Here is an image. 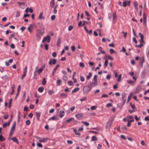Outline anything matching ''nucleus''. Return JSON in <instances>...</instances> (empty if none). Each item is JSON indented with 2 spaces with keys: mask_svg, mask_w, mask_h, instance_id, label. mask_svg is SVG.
Returning a JSON list of instances; mask_svg holds the SVG:
<instances>
[{
  "mask_svg": "<svg viewBox=\"0 0 149 149\" xmlns=\"http://www.w3.org/2000/svg\"><path fill=\"white\" fill-rule=\"evenodd\" d=\"M45 32V29L41 30L37 29L36 31V39L38 41L40 40L41 37L44 34Z\"/></svg>",
  "mask_w": 149,
  "mask_h": 149,
  "instance_id": "nucleus-1",
  "label": "nucleus"
},
{
  "mask_svg": "<svg viewBox=\"0 0 149 149\" xmlns=\"http://www.w3.org/2000/svg\"><path fill=\"white\" fill-rule=\"evenodd\" d=\"M58 120V118L56 116H53L50 118L49 119V120Z\"/></svg>",
  "mask_w": 149,
  "mask_h": 149,
  "instance_id": "nucleus-13",
  "label": "nucleus"
},
{
  "mask_svg": "<svg viewBox=\"0 0 149 149\" xmlns=\"http://www.w3.org/2000/svg\"><path fill=\"white\" fill-rule=\"evenodd\" d=\"M68 77L66 76H64L62 77L63 80L65 81H66L68 80Z\"/></svg>",
  "mask_w": 149,
  "mask_h": 149,
  "instance_id": "nucleus-43",
  "label": "nucleus"
},
{
  "mask_svg": "<svg viewBox=\"0 0 149 149\" xmlns=\"http://www.w3.org/2000/svg\"><path fill=\"white\" fill-rule=\"evenodd\" d=\"M79 65L80 67L83 68L85 67L84 64L82 62H80L79 63Z\"/></svg>",
  "mask_w": 149,
  "mask_h": 149,
  "instance_id": "nucleus-40",
  "label": "nucleus"
},
{
  "mask_svg": "<svg viewBox=\"0 0 149 149\" xmlns=\"http://www.w3.org/2000/svg\"><path fill=\"white\" fill-rule=\"evenodd\" d=\"M30 121L29 120H27L26 122V124L27 125H29L30 124Z\"/></svg>",
  "mask_w": 149,
  "mask_h": 149,
  "instance_id": "nucleus-53",
  "label": "nucleus"
},
{
  "mask_svg": "<svg viewBox=\"0 0 149 149\" xmlns=\"http://www.w3.org/2000/svg\"><path fill=\"white\" fill-rule=\"evenodd\" d=\"M131 63L132 65H134L136 64V62L135 60H132L131 61Z\"/></svg>",
  "mask_w": 149,
  "mask_h": 149,
  "instance_id": "nucleus-60",
  "label": "nucleus"
},
{
  "mask_svg": "<svg viewBox=\"0 0 149 149\" xmlns=\"http://www.w3.org/2000/svg\"><path fill=\"white\" fill-rule=\"evenodd\" d=\"M61 81L60 79H58L56 81L57 85L59 86L61 84Z\"/></svg>",
  "mask_w": 149,
  "mask_h": 149,
  "instance_id": "nucleus-33",
  "label": "nucleus"
},
{
  "mask_svg": "<svg viewBox=\"0 0 149 149\" xmlns=\"http://www.w3.org/2000/svg\"><path fill=\"white\" fill-rule=\"evenodd\" d=\"M97 75H95L93 77V80L94 81H97Z\"/></svg>",
  "mask_w": 149,
  "mask_h": 149,
  "instance_id": "nucleus-52",
  "label": "nucleus"
},
{
  "mask_svg": "<svg viewBox=\"0 0 149 149\" xmlns=\"http://www.w3.org/2000/svg\"><path fill=\"white\" fill-rule=\"evenodd\" d=\"M73 131L75 133V135L79 136L80 134L79 133L77 132V130L75 129H73Z\"/></svg>",
  "mask_w": 149,
  "mask_h": 149,
  "instance_id": "nucleus-36",
  "label": "nucleus"
},
{
  "mask_svg": "<svg viewBox=\"0 0 149 149\" xmlns=\"http://www.w3.org/2000/svg\"><path fill=\"white\" fill-rule=\"evenodd\" d=\"M26 96V92L24 91L23 92V94L22 96V99L23 100H24L25 98V97Z\"/></svg>",
  "mask_w": 149,
  "mask_h": 149,
  "instance_id": "nucleus-59",
  "label": "nucleus"
},
{
  "mask_svg": "<svg viewBox=\"0 0 149 149\" xmlns=\"http://www.w3.org/2000/svg\"><path fill=\"white\" fill-rule=\"evenodd\" d=\"M36 114L37 116V120H39L40 116V112H36Z\"/></svg>",
  "mask_w": 149,
  "mask_h": 149,
  "instance_id": "nucleus-19",
  "label": "nucleus"
},
{
  "mask_svg": "<svg viewBox=\"0 0 149 149\" xmlns=\"http://www.w3.org/2000/svg\"><path fill=\"white\" fill-rule=\"evenodd\" d=\"M146 54L147 57L149 59V47L147 48L146 51Z\"/></svg>",
  "mask_w": 149,
  "mask_h": 149,
  "instance_id": "nucleus-35",
  "label": "nucleus"
},
{
  "mask_svg": "<svg viewBox=\"0 0 149 149\" xmlns=\"http://www.w3.org/2000/svg\"><path fill=\"white\" fill-rule=\"evenodd\" d=\"M60 95H61V97H62V98H66V97H67V94H66L64 93H62Z\"/></svg>",
  "mask_w": 149,
  "mask_h": 149,
  "instance_id": "nucleus-31",
  "label": "nucleus"
},
{
  "mask_svg": "<svg viewBox=\"0 0 149 149\" xmlns=\"http://www.w3.org/2000/svg\"><path fill=\"white\" fill-rule=\"evenodd\" d=\"M122 75L121 74H120L119 76V77H118V81H120L121 77Z\"/></svg>",
  "mask_w": 149,
  "mask_h": 149,
  "instance_id": "nucleus-62",
  "label": "nucleus"
},
{
  "mask_svg": "<svg viewBox=\"0 0 149 149\" xmlns=\"http://www.w3.org/2000/svg\"><path fill=\"white\" fill-rule=\"evenodd\" d=\"M83 116V114L82 113H79L76 115V117L79 119H80Z\"/></svg>",
  "mask_w": 149,
  "mask_h": 149,
  "instance_id": "nucleus-10",
  "label": "nucleus"
},
{
  "mask_svg": "<svg viewBox=\"0 0 149 149\" xmlns=\"http://www.w3.org/2000/svg\"><path fill=\"white\" fill-rule=\"evenodd\" d=\"M48 93L49 95H51L54 93V92L53 90H49L48 91Z\"/></svg>",
  "mask_w": 149,
  "mask_h": 149,
  "instance_id": "nucleus-34",
  "label": "nucleus"
},
{
  "mask_svg": "<svg viewBox=\"0 0 149 149\" xmlns=\"http://www.w3.org/2000/svg\"><path fill=\"white\" fill-rule=\"evenodd\" d=\"M143 42L140 43V44L138 45H135V47H139V48H141L143 46V45L142 44Z\"/></svg>",
  "mask_w": 149,
  "mask_h": 149,
  "instance_id": "nucleus-46",
  "label": "nucleus"
},
{
  "mask_svg": "<svg viewBox=\"0 0 149 149\" xmlns=\"http://www.w3.org/2000/svg\"><path fill=\"white\" fill-rule=\"evenodd\" d=\"M121 33L124 34V37L125 38L126 37V35L127 34V33L126 32H125L124 31H122L121 32Z\"/></svg>",
  "mask_w": 149,
  "mask_h": 149,
  "instance_id": "nucleus-50",
  "label": "nucleus"
},
{
  "mask_svg": "<svg viewBox=\"0 0 149 149\" xmlns=\"http://www.w3.org/2000/svg\"><path fill=\"white\" fill-rule=\"evenodd\" d=\"M65 112L64 111H61L60 112L59 116L61 118H62L65 115Z\"/></svg>",
  "mask_w": 149,
  "mask_h": 149,
  "instance_id": "nucleus-16",
  "label": "nucleus"
},
{
  "mask_svg": "<svg viewBox=\"0 0 149 149\" xmlns=\"http://www.w3.org/2000/svg\"><path fill=\"white\" fill-rule=\"evenodd\" d=\"M56 18L55 15H52L51 17V19L52 20H54Z\"/></svg>",
  "mask_w": 149,
  "mask_h": 149,
  "instance_id": "nucleus-61",
  "label": "nucleus"
},
{
  "mask_svg": "<svg viewBox=\"0 0 149 149\" xmlns=\"http://www.w3.org/2000/svg\"><path fill=\"white\" fill-rule=\"evenodd\" d=\"M68 85L69 86H71L73 84V82L72 81H69L68 82Z\"/></svg>",
  "mask_w": 149,
  "mask_h": 149,
  "instance_id": "nucleus-57",
  "label": "nucleus"
},
{
  "mask_svg": "<svg viewBox=\"0 0 149 149\" xmlns=\"http://www.w3.org/2000/svg\"><path fill=\"white\" fill-rule=\"evenodd\" d=\"M133 95V93H131L128 97L127 100V102H128L130 100V99L131 98L132 96Z\"/></svg>",
  "mask_w": 149,
  "mask_h": 149,
  "instance_id": "nucleus-29",
  "label": "nucleus"
},
{
  "mask_svg": "<svg viewBox=\"0 0 149 149\" xmlns=\"http://www.w3.org/2000/svg\"><path fill=\"white\" fill-rule=\"evenodd\" d=\"M46 79L45 78H43V79L42 80V84L43 85H44L46 84Z\"/></svg>",
  "mask_w": 149,
  "mask_h": 149,
  "instance_id": "nucleus-37",
  "label": "nucleus"
},
{
  "mask_svg": "<svg viewBox=\"0 0 149 149\" xmlns=\"http://www.w3.org/2000/svg\"><path fill=\"white\" fill-rule=\"evenodd\" d=\"M79 88H75L72 91V93H74L76 92L79 91Z\"/></svg>",
  "mask_w": 149,
  "mask_h": 149,
  "instance_id": "nucleus-28",
  "label": "nucleus"
},
{
  "mask_svg": "<svg viewBox=\"0 0 149 149\" xmlns=\"http://www.w3.org/2000/svg\"><path fill=\"white\" fill-rule=\"evenodd\" d=\"M141 86H140V85L138 86H137V87L135 91V93H138L139 92V91H140V90H141Z\"/></svg>",
  "mask_w": 149,
  "mask_h": 149,
  "instance_id": "nucleus-12",
  "label": "nucleus"
},
{
  "mask_svg": "<svg viewBox=\"0 0 149 149\" xmlns=\"http://www.w3.org/2000/svg\"><path fill=\"white\" fill-rule=\"evenodd\" d=\"M56 60L55 59H50L49 62V64L50 65H54L56 62Z\"/></svg>",
  "mask_w": 149,
  "mask_h": 149,
  "instance_id": "nucleus-5",
  "label": "nucleus"
},
{
  "mask_svg": "<svg viewBox=\"0 0 149 149\" xmlns=\"http://www.w3.org/2000/svg\"><path fill=\"white\" fill-rule=\"evenodd\" d=\"M145 62V59L144 57H142L140 60L139 63L141 64L142 66L143 63Z\"/></svg>",
  "mask_w": 149,
  "mask_h": 149,
  "instance_id": "nucleus-17",
  "label": "nucleus"
},
{
  "mask_svg": "<svg viewBox=\"0 0 149 149\" xmlns=\"http://www.w3.org/2000/svg\"><path fill=\"white\" fill-rule=\"evenodd\" d=\"M133 40L136 44H137V41L136 40V39L135 37H133Z\"/></svg>",
  "mask_w": 149,
  "mask_h": 149,
  "instance_id": "nucleus-64",
  "label": "nucleus"
},
{
  "mask_svg": "<svg viewBox=\"0 0 149 149\" xmlns=\"http://www.w3.org/2000/svg\"><path fill=\"white\" fill-rule=\"evenodd\" d=\"M82 123L86 126H88L89 125V124L88 123L85 121H82Z\"/></svg>",
  "mask_w": 149,
  "mask_h": 149,
  "instance_id": "nucleus-38",
  "label": "nucleus"
},
{
  "mask_svg": "<svg viewBox=\"0 0 149 149\" xmlns=\"http://www.w3.org/2000/svg\"><path fill=\"white\" fill-rule=\"evenodd\" d=\"M45 17L43 16V13H40L38 17V19H44Z\"/></svg>",
  "mask_w": 149,
  "mask_h": 149,
  "instance_id": "nucleus-15",
  "label": "nucleus"
},
{
  "mask_svg": "<svg viewBox=\"0 0 149 149\" xmlns=\"http://www.w3.org/2000/svg\"><path fill=\"white\" fill-rule=\"evenodd\" d=\"M67 142L69 144H72L73 143L72 141L69 140H68L67 141Z\"/></svg>",
  "mask_w": 149,
  "mask_h": 149,
  "instance_id": "nucleus-63",
  "label": "nucleus"
},
{
  "mask_svg": "<svg viewBox=\"0 0 149 149\" xmlns=\"http://www.w3.org/2000/svg\"><path fill=\"white\" fill-rule=\"evenodd\" d=\"M44 88L42 87H40L38 88V91L40 93L42 92L44 90Z\"/></svg>",
  "mask_w": 149,
  "mask_h": 149,
  "instance_id": "nucleus-24",
  "label": "nucleus"
},
{
  "mask_svg": "<svg viewBox=\"0 0 149 149\" xmlns=\"http://www.w3.org/2000/svg\"><path fill=\"white\" fill-rule=\"evenodd\" d=\"M51 37L49 35H47L46 36H45L43 39L42 42L44 43L46 41L48 43H49L50 42Z\"/></svg>",
  "mask_w": 149,
  "mask_h": 149,
  "instance_id": "nucleus-3",
  "label": "nucleus"
},
{
  "mask_svg": "<svg viewBox=\"0 0 149 149\" xmlns=\"http://www.w3.org/2000/svg\"><path fill=\"white\" fill-rule=\"evenodd\" d=\"M45 49L47 50L48 49L49 45L48 44H45L44 45Z\"/></svg>",
  "mask_w": 149,
  "mask_h": 149,
  "instance_id": "nucleus-56",
  "label": "nucleus"
},
{
  "mask_svg": "<svg viewBox=\"0 0 149 149\" xmlns=\"http://www.w3.org/2000/svg\"><path fill=\"white\" fill-rule=\"evenodd\" d=\"M55 0H52L50 2V6L51 8L53 7L55 4Z\"/></svg>",
  "mask_w": 149,
  "mask_h": 149,
  "instance_id": "nucleus-18",
  "label": "nucleus"
},
{
  "mask_svg": "<svg viewBox=\"0 0 149 149\" xmlns=\"http://www.w3.org/2000/svg\"><path fill=\"white\" fill-rule=\"evenodd\" d=\"M74 120V118H70L68 119L66 121V123H68L71 122V121Z\"/></svg>",
  "mask_w": 149,
  "mask_h": 149,
  "instance_id": "nucleus-30",
  "label": "nucleus"
},
{
  "mask_svg": "<svg viewBox=\"0 0 149 149\" xmlns=\"http://www.w3.org/2000/svg\"><path fill=\"white\" fill-rule=\"evenodd\" d=\"M5 140L4 137L3 136L2 134H1L0 135V141H3Z\"/></svg>",
  "mask_w": 149,
  "mask_h": 149,
  "instance_id": "nucleus-32",
  "label": "nucleus"
},
{
  "mask_svg": "<svg viewBox=\"0 0 149 149\" xmlns=\"http://www.w3.org/2000/svg\"><path fill=\"white\" fill-rule=\"evenodd\" d=\"M108 61L107 59H106L105 61V62L104 64V67L106 68L108 64Z\"/></svg>",
  "mask_w": 149,
  "mask_h": 149,
  "instance_id": "nucleus-25",
  "label": "nucleus"
},
{
  "mask_svg": "<svg viewBox=\"0 0 149 149\" xmlns=\"http://www.w3.org/2000/svg\"><path fill=\"white\" fill-rule=\"evenodd\" d=\"M128 122L127 124V126L128 127H130V126L131 125V122H134V120H128Z\"/></svg>",
  "mask_w": 149,
  "mask_h": 149,
  "instance_id": "nucleus-27",
  "label": "nucleus"
},
{
  "mask_svg": "<svg viewBox=\"0 0 149 149\" xmlns=\"http://www.w3.org/2000/svg\"><path fill=\"white\" fill-rule=\"evenodd\" d=\"M80 80L81 82H83L84 81V78L82 76H80Z\"/></svg>",
  "mask_w": 149,
  "mask_h": 149,
  "instance_id": "nucleus-48",
  "label": "nucleus"
},
{
  "mask_svg": "<svg viewBox=\"0 0 149 149\" xmlns=\"http://www.w3.org/2000/svg\"><path fill=\"white\" fill-rule=\"evenodd\" d=\"M97 139L96 136H93L92 137L91 141H97Z\"/></svg>",
  "mask_w": 149,
  "mask_h": 149,
  "instance_id": "nucleus-39",
  "label": "nucleus"
},
{
  "mask_svg": "<svg viewBox=\"0 0 149 149\" xmlns=\"http://www.w3.org/2000/svg\"><path fill=\"white\" fill-rule=\"evenodd\" d=\"M13 38L17 42H18V39L15 37L14 34H11L10 35V37L9 38V39L10 41L12 40V38Z\"/></svg>",
  "mask_w": 149,
  "mask_h": 149,
  "instance_id": "nucleus-8",
  "label": "nucleus"
},
{
  "mask_svg": "<svg viewBox=\"0 0 149 149\" xmlns=\"http://www.w3.org/2000/svg\"><path fill=\"white\" fill-rule=\"evenodd\" d=\"M122 99L123 101V104H124L126 100V93H123L122 94Z\"/></svg>",
  "mask_w": 149,
  "mask_h": 149,
  "instance_id": "nucleus-6",
  "label": "nucleus"
},
{
  "mask_svg": "<svg viewBox=\"0 0 149 149\" xmlns=\"http://www.w3.org/2000/svg\"><path fill=\"white\" fill-rule=\"evenodd\" d=\"M90 85H91V87L96 86L97 85V81H92V84Z\"/></svg>",
  "mask_w": 149,
  "mask_h": 149,
  "instance_id": "nucleus-11",
  "label": "nucleus"
},
{
  "mask_svg": "<svg viewBox=\"0 0 149 149\" xmlns=\"http://www.w3.org/2000/svg\"><path fill=\"white\" fill-rule=\"evenodd\" d=\"M92 74L91 72H89L88 73V75L86 76V79L87 80H89L92 76Z\"/></svg>",
  "mask_w": 149,
  "mask_h": 149,
  "instance_id": "nucleus-20",
  "label": "nucleus"
},
{
  "mask_svg": "<svg viewBox=\"0 0 149 149\" xmlns=\"http://www.w3.org/2000/svg\"><path fill=\"white\" fill-rule=\"evenodd\" d=\"M12 140L14 142H16L17 144L19 143L17 139L15 137H13L12 139Z\"/></svg>",
  "mask_w": 149,
  "mask_h": 149,
  "instance_id": "nucleus-22",
  "label": "nucleus"
},
{
  "mask_svg": "<svg viewBox=\"0 0 149 149\" xmlns=\"http://www.w3.org/2000/svg\"><path fill=\"white\" fill-rule=\"evenodd\" d=\"M127 82L130 84H134L133 81L131 80H127Z\"/></svg>",
  "mask_w": 149,
  "mask_h": 149,
  "instance_id": "nucleus-45",
  "label": "nucleus"
},
{
  "mask_svg": "<svg viewBox=\"0 0 149 149\" xmlns=\"http://www.w3.org/2000/svg\"><path fill=\"white\" fill-rule=\"evenodd\" d=\"M86 100V97H83L82 98H81L80 100L82 102L84 101H85Z\"/></svg>",
  "mask_w": 149,
  "mask_h": 149,
  "instance_id": "nucleus-49",
  "label": "nucleus"
},
{
  "mask_svg": "<svg viewBox=\"0 0 149 149\" xmlns=\"http://www.w3.org/2000/svg\"><path fill=\"white\" fill-rule=\"evenodd\" d=\"M1 78L3 79H8V77L7 75H5L4 76L2 77Z\"/></svg>",
  "mask_w": 149,
  "mask_h": 149,
  "instance_id": "nucleus-54",
  "label": "nucleus"
},
{
  "mask_svg": "<svg viewBox=\"0 0 149 149\" xmlns=\"http://www.w3.org/2000/svg\"><path fill=\"white\" fill-rule=\"evenodd\" d=\"M39 26V27L41 29V30L45 29L42 23H39L38 24Z\"/></svg>",
  "mask_w": 149,
  "mask_h": 149,
  "instance_id": "nucleus-23",
  "label": "nucleus"
},
{
  "mask_svg": "<svg viewBox=\"0 0 149 149\" xmlns=\"http://www.w3.org/2000/svg\"><path fill=\"white\" fill-rule=\"evenodd\" d=\"M139 36L141 38V39L140 40V42L141 43V42H144L143 41V35L141 33H139Z\"/></svg>",
  "mask_w": 149,
  "mask_h": 149,
  "instance_id": "nucleus-9",
  "label": "nucleus"
},
{
  "mask_svg": "<svg viewBox=\"0 0 149 149\" xmlns=\"http://www.w3.org/2000/svg\"><path fill=\"white\" fill-rule=\"evenodd\" d=\"M10 122H9L8 123H4V124L3 125V128H6L7 126L9 125H10Z\"/></svg>",
  "mask_w": 149,
  "mask_h": 149,
  "instance_id": "nucleus-21",
  "label": "nucleus"
},
{
  "mask_svg": "<svg viewBox=\"0 0 149 149\" xmlns=\"http://www.w3.org/2000/svg\"><path fill=\"white\" fill-rule=\"evenodd\" d=\"M45 67V66L44 67H43L42 68H41L38 69V72L39 74H40L41 72H42L43 70V68H44Z\"/></svg>",
  "mask_w": 149,
  "mask_h": 149,
  "instance_id": "nucleus-26",
  "label": "nucleus"
},
{
  "mask_svg": "<svg viewBox=\"0 0 149 149\" xmlns=\"http://www.w3.org/2000/svg\"><path fill=\"white\" fill-rule=\"evenodd\" d=\"M113 120V119H110L107 123L105 128L107 129H109L111 127L112 122Z\"/></svg>",
  "mask_w": 149,
  "mask_h": 149,
  "instance_id": "nucleus-4",
  "label": "nucleus"
},
{
  "mask_svg": "<svg viewBox=\"0 0 149 149\" xmlns=\"http://www.w3.org/2000/svg\"><path fill=\"white\" fill-rule=\"evenodd\" d=\"M134 5L135 8L136 9H137L138 6V3L136 2H134Z\"/></svg>",
  "mask_w": 149,
  "mask_h": 149,
  "instance_id": "nucleus-47",
  "label": "nucleus"
},
{
  "mask_svg": "<svg viewBox=\"0 0 149 149\" xmlns=\"http://www.w3.org/2000/svg\"><path fill=\"white\" fill-rule=\"evenodd\" d=\"M49 138H41L39 140V141L40 142H46L48 139Z\"/></svg>",
  "mask_w": 149,
  "mask_h": 149,
  "instance_id": "nucleus-7",
  "label": "nucleus"
},
{
  "mask_svg": "<svg viewBox=\"0 0 149 149\" xmlns=\"http://www.w3.org/2000/svg\"><path fill=\"white\" fill-rule=\"evenodd\" d=\"M20 15V12L18 11H17L15 15V16L16 17H19Z\"/></svg>",
  "mask_w": 149,
  "mask_h": 149,
  "instance_id": "nucleus-44",
  "label": "nucleus"
},
{
  "mask_svg": "<svg viewBox=\"0 0 149 149\" xmlns=\"http://www.w3.org/2000/svg\"><path fill=\"white\" fill-rule=\"evenodd\" d=\"M130 104L132 108V109H135L136 108V107H135L134 104H131V103H130Z\"/></svg>",
  "mask_w": 149,
  "mask_h": 149,
  "instance_id": "nucleus-58",
  "label": "nucleus"
},
{
  "mask_svg": "<svg viewBox=\"0 0 149 149\" xmlns=\"http://www.w3.org/2000/svg\"><path fill=\"white\" fill-rule=\"evenodd\" d=\"M143 20H146V15L145 13H144L143 15Z\"/></svg>",
  "mask_w": 149,
  "mask_h": 149,
  "instance_id": "nucleus-55",
  "label": "nucleus"
},
{
  "mask_svg": "<svg viewBox=\"0 0 149 149\" xmlns=\"http://www.w3.org/2000/svg\"><path fill=\"white\" fill-rule=\"evenodd\" d=\"M91 89V85H88L84 86L83 89V93L86 95L90 91Z\"/></svg>",
  "mask_w": 149,
  "mask_h": 149,
  "instance_id": "nucleus-2",
  "label": "nucleus"
},
{
  "mask_svg": "<svg viewBox=\"0 0 149 149\" xmlns=\"http://www.w3.org/2000/svg\"><path fill=\"white\" fill-rule=\"evenodd\" d=\"M18 4L20 6H21L22 5H23L24 6H25V3H20V2H18Z\"/></svg>",
  "mask_w": 149,
  "mask_h": 149,
  "instance_id": "nucleus-51",
  "label": "nucleus"
},
{
  "mask_svg": "<svg viewBox=\"0 0 149 149\" xmlns=\"http://www.w3.org/2000/svg\"><path fill=\"white\" fill-rule=\"evenodd\" d=\"M74 28L73 26L72 25L70 26L68 28V30L69 31H71Z\"/></svg>",
  "mask_w": 149,
  "mask_h": 149,
  "instance_id": "nucleus-42",
  "label": "nucleus"
},
{
  "mask_svg": "<svg viewBox=\"0 0 149 149\" xmlns=\"http://www.w3.org/2000/svg\"><path fill=\"white\" fill-rule=\"evenodd\" d=\"M16 126V123L15 122H14L12 126V128L11 129L10 131L14 132L15 130V127Z\"/></svg>",
  "mask_w": 149,
  "mask_h": 149,
  "instance_id": "nucleus-14",
  "label": "nucleus"
},
{
  "mask_svg": "<svg viewBox=\"0 0 149 149\" xmlns=\"http://www.w3.org/2000/svg\"><path fill=\"white\" fill-rule=\"evenodd\" d=\"M61 42V39L60 38H59L57 41V45L59 46L60 45V44Z\"/></svg>",
  "mask_w": 149,
  "mask_h": 149,
  "instance_id": "nucleus-41",
  "label": "nucleus"
}]
</instances>
